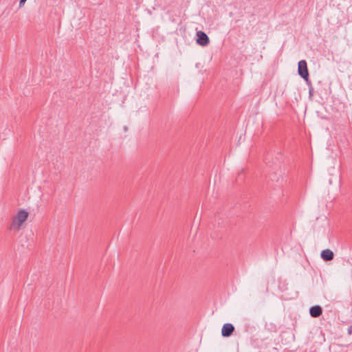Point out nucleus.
<instances>
[{"mask_svg":"<svg viewBox=\"0 0 352 352\" xmlns=\"http://www.w3.org/2000/svg\"><path fill=\"white\" fill-rule=\"evenodd\" d=\"M29 213L25 210H20L13 217L10 226V230H19L21 225L28 219Z\"/></svg>","mask_w":352,"mask_h":352,"instance_id":"1","label":"nucleus"},{"mask_svg":"<svg viewBox=\"0 0 352 352\" xmlns=\"http://www.w3.org/2000/svg\"><path fill=\"white\" fill-rule=\"evenodd\" d=\"M298 74L304 80L309 76L307 63L306 60H301L298 63Z\"/></svg>","mask_w":352,"mask_h":352,"instance_id":"2","label":"nucleus"},{"mask_svg":"<svg viewBox=\"0 0 352 352\" xmlns=\"http://www.w3.org/2000/svg\"><path fill=\"white\" fill-rule=\"evenodd\" d=\"M196 43L200 46H207L210 43V38L203 31H199L197 32Z\"/></svg>","mask_w":352,"mask_h":352,"instance_id":"3","label":"nucleus"},{"mask_svg":"<svg viewBox=\"0 0 352 352\" xmlns=\"http://www.w3.org/2000/svg\"><path fill=\"white\" fill-rule=\"evenodd\" d=\"M234 331V327L231 323H226L221 329V336L224 338L230 337Z\"/></svg>","mask_w":352,"mask_h":352,"instance_id":"4","label":"nucleus"},{"mask_svg":"<svg viewBox=\"0 0 352 352\" xmlns=\"http://www.w3.org/2000/svg\"><path fill=\"white\" fill-rule=\"evenodd\" d=\"M322 314V308L320 305H314L310 307L309 314L313 318H318Z\"/></svg>","mask_w":352,"mask_h":352,"instance_id":"5","label":"nucleus"},{"mask_svg":"<svg viewBox=\"0 0 352 352\" xmlns=\"http://www.w3.org/2000/svg\"><path fill=\"white\" fill-rule=\"evenodd\" d=\"M320 256L324 261H330L333 259L334 254L331 250L327 249L321 252Z\"/></svg>","mask_w":352,"mask_h":352,"instance_id":"6","label":"nucleus"},{"mask_svg":"<svg viewBox=\"0 0 352 352\" xmlns=\"http://www.w3.org/2000/svg\"><path fill=\"white\" fill-rule=\"evenodd\" d=\"M314 95V87H310V89H309V98L310 100H312Z\"/></svg>","mask_w":352,"mask_h":352,"instance_id":"7","label":"nucleus"},{"mask_svg":"<svg viewBox=\"0 0 352 352\" xmlns=\"http://www.w3.org/2000/svg\"><path fill=\"white\" fill-rule=\"evenodd\" d=\"M305 81L306 82V84L308 86L309 89H310V87H313L312 83H311V80H309V77L307 78V80H305Z\"/></svg>","mask_w":352,"mask_h":352,"instance_id":"8","label":"nucleus"},{"mask_svg":"<svg viewBox=\"0 0 352 352\" xmlns=\"http://www.w3.org/2000/svg\"><path fill=\"white\" fill-rule=\"evenodd\" d=\"M27 0H20L19 1V8H23L24 6V4Z\"/></svg>","mask_w":352,"mask_h":352,"instance_id":"9","label":"nucleus"},{"mask_svg":"<svg viewBox=\"0 0 352 352\" xmlns=\"http://www.w3.org/2000/svg\"><path fill=\"white\" fill-rule=\"evenodd\" d=\"M348 333L351 335L352 333V326L348 328Z\"/></svg>","mask_w":352,"mask_h":352,"instance_id":"10","label":"nucleus"}]
</instances>
